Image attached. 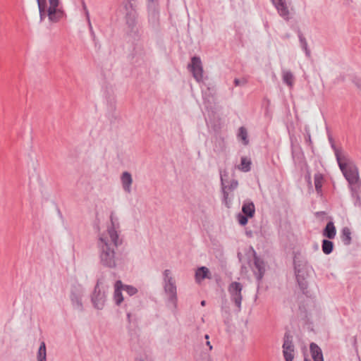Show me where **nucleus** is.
Masks as SVG:
<instances>
[{
    "mask_svg": "<svg viewBox=\"0 0 361 361\" xmlns=\"http://www.w3.org/2000/svg\"><path fill=\"white\" fill-rule=\"evenodd\" d=\"M253 271L258 283H259L265 272V264L262 259L257 256L254 259Z\"/></svg>",
    "mask_w": 361,
    "mask_h": 361,
    "instance_id": "obj_14",
    "label": "nucleus"
},
{
    "mask_svg": "<svg viewBox=\"0 0 361 361\" xmlns=\"http://www.w3.org/2000/svg\"><path fill=\"white\" fill-rule=\"evenodd\" d=\"M123 290H124L130 296H133L137 293V289L130 285L123 284Z\"/></svg>",
    "mask_w": 361,
    "mask_h": 361,
    "instance_id": "obj_34",
    "label": "nucleus"
},
{
    "mask_svg": "<svg viewBox=\"0 0 361 361\" xmlns=\"http://www.w3.org/2000/svg\"><path fill=\"white\" fill-rule=\"evenodd\" d=\"M242 213L251 218L254 216L255 214V206L252 201L250 200H246L243 202Z\"/></svg>",
    "mask_w": 361,
    "mask_h": 361,
    "instance_id": "obj_17",
    "label": "nucleus"
},
{
    "mask_svg": "<svg viewBox=\"0 0 361 361\" xmlns=\"http://www.w3.org/2000/svg\"><path fill=\"white\" fill-rule=\"evenodd\" d=\"M115 290H114V299L115 300V303L117 305H120L121 303L123 300V297L121 293V290H123V283L121 281L118 280L115 283Z\"/></svg>",
    "mask_w": 361,
    "mask_h": 361,
    "instance_id": "obj_19",
    "label": "nucleus"
},
{
    "mask_svg": "<svg viewBox=\"0 0 361 361\" xmlns=\"http://www.w3.org/2000/svg\"><path fill=\"white\" fill-rule=\"evenodd\" d=\"M49 6L58 8L59 4V0H49Z\"/></svg>",
    "mask_w": 361,
    "mask_h": 361,
    "instance_id": "obj_40",
    "label": "nucleus"
},
{
    "mask_svg": "<svg viewBox=\"0 0 361 361\" xmlns=\"http://www.w3.org/2000/svg\"><path fill=\"white\" fill-rule=\"evenodd\" d=\"M204 338H205V339L208 340L209 336L208 334H205Z\"/></svg>",
    "mask_w": 361,
    "mask_h": 361,
    "instance_id": "obj_51",
    "label": "nucleus"
},
{
    "mask_svg": "<svg viewBox=\"0 0 361 361\" xmlns=\"http://www.w3.org/2000/svg\"><path fill=\"white\" fill-rule=\"evenodd\" d=\"M336 156L339 168L348 182L350 189H351L352 187H357L359 180V173L357 166L352 163L343 162L338 153H336Z\"/></svg>",
    "mask_w": 361,
    "mask_h": 361,
    "instance_id": "obj_4",
    "label": "nucleus"
},
{
    "mask_svg": "<svg viewBox=\"0 0 361 361\" xmlns=\"http://www.w3.org/2000/svg\"><path fill=\"white\" fill-rule=\"evenodd\" d=\"M238 137L243 140L244 145H247L249 140L247 139V132L245 128L240 127L238 130Z\"/></svg>",
    "mask_w": 361,
    "mask_h": 361,
    "instance_id": "obj_30",
    "label": "nucleus"
},
{
    "mask_svg": "<svg viewBox=\"0 0 361 361\" xmlns=\"http://www.w3.org/2000/svg\"><path fill=\"white\" fill-rule=\"evenodd\" d=\"M63 16V12L62 13H54L53 14L52 18H49V20L52 23H56L59 21Z\"/></svg>",
    "mask_w": 361,
    "mask_h": 361,
    "instance_id": "obj_37",
    "label": "nucleus"
},
{
    "mask_svg": "<svg viewBox=\"0 0 361 361\" xmlns=\"http://www.w3.org/2000/svg\"><path fill=\"white\" fill-rule=\"evenodd\" d=\"M304 361H311V360H308V359L305 358Z\"/></svg>",
    "mask_w": 361,
    "mask_h": 361,
    "instance_id": "obj_53",
    "label": "nucleus"
},
{
    "mask_svg": "<svg viewBox=\"0 0 361 361\" xmlns=\"http://www.w3.org/2000/svg\"><path fill=\"white\" fill-rule=\"evenodd\" d=\"M130 317H131L130 313H129V312L127 313V318H128V320L129 322H130Z\"/></svg>",
    "mask_w": 361,
    "mask_h": 361,
    "instance_id": "obj_48",
    "label": "nucleus"
},
{
    "mask_svg": "<svg viewBox=\"0 0 361 361\" xmlns=\"http://www.w3.org/2000/svg\"><path fill=\"white\" fill-rule=\"evenodd\" d=\"M133 45L132 56L133 58L142 57L145 54V45L142 38V35L139 39H135L133 37H129Z\"/></svg>",
    "mask_w": 361,
    "mask_h": 361,
    "instance_id": "obj_12",
    "label": "nucleus"
},
{
    "mask_svg": "<svg viewBox=\"0 0 361 361\" xmlns=\"http://www.w3.org/2000/svg\"><path fill=\"white\" fill-rule=\"evenodd\" d=\"M135 0H127V3L126 5H128V8L130 9V8H135L134 6H133V2Z\"/></svg>",
    "mask_w": 361,
    "mask_h": 361,
    "instance_id": "obj_43",
    "label": "nucleus"
},
{
    "mask_svg": "<svg viewBox=\"0 0 361 361\" xmlns=\"http://www.w3.org/2000/svg\"><path fill=\"white\" fill-rule=\"evenodd\" d=\"M243 286L239 282H232L228 288L230 294L231 300L235 304L237 307V312H239L241 310V302L243 300L242 296Z\"/></svg>",
    "mask_w": 361,
    "mask_h": 361,
    "instance_id": "obj_9",
    "label": "nucleus"
},
{
    "mask_svg": "<svg viewBox=\"0 0 361 361\" xmlns=\"http://www.w3.org/2000/svg\"><path fill=\"white\" fill-rule=\"evenodd\" d=\"M260 235H262V236H264L265 238H267V235H265V234H264V233H262V230L260 231Z\"/></svg>",
    "mask_w": 361,
    "mask_h": 361,
    "instance_id": "obj_49",
    "label": "nucleus"
},
{
    "mask_svg": "<svg viewBox=\"0 0 361 361\" xmlns=\"http://www.w3.org/2000/svg\"><path fill=\"white\" fill-rule=\"evenodd\" d=\"M40 22L43 21L47 16V11H46L47 6H38Z\"/></svg>",
    "mask_w": 361,
    "mask_h": 361,
    "instance_id": "obj_36",
    "label": "nucleus"
},
{
    "mask_svg": "<svg viewBox=\"0 0 361 361\" xmlns=\"http://www.w3.org/2000/svg\"><path fill=\"white\" fill-rule=\"evenodd\" d=\"M251 161L246 157H242L240 160V169L244 172H248L250 171Z\"/></svg>",
    "mask_w": 361,
    "mask_h": 361,
    "instance_id": "obj_31",
    "label": "nucleus"
},
{
    "mask_svg": "<svg viewBox=\"0 0 361 361\" xmlns=\"http://www.w3.org/2000/svg\"><path fill=\"white\" fill-rule=\"evenodd\" d=\"M188 68L197 82L202 81L203 68L199 56H195L191 58L190 63L188 64Z\"/></svg>",
    "mask_w": 361,
    "mask_h": 361,
    "instance_id": "obj_11",
    "label": "nucleus"
},
{
    "mask_svg": "<svg viewBox=\"0 0 361 361\" xmlns=\"http://www.w3.org/2000/svg\"><path fill=\"white\" fill-rule=\"evenodd\" d=\"M37 361H47V348L46 344L44 341L40 343L37 353Z\"/></svg>",
    "mask_w": 361,
    "mask_h": 361,
    "instance_id": "obj_25",
    "label": "nucleus"
},
{
    "mask_svg": "<svg viewBox=\"0 0 361 361\" xmlns=\"http://www.w3.org/2000/svg\"><path fill=\"white\" fill-rule=\"evenodd\" d=\"M202 97L204 101L209 102L210 101V95L212 97L214 90L213 87H207V90H204V87H202Z\"/></svg>",
    "mask_w": 361,
    "mask_h": 361,
    "instance_id": "obj_32",
    "label": "nucleus"
},
{
    "mask_svg": "<svg viewBox=\"0 0 361 361\" xmlns=\"http://www.w3.org/2000/svg\"><path fill=\"white\" fill-rule=\"evenodd\" d=\"M246 235H247L248 237H252V232L251 231H246Z\"/></svg>",
    "mask_w": 361,
    "mask_h": 361,
    "instance_id": "obj_47",
    "label": "nucleus"
},
{
    "mask_svg": "<svg viewBox=\"0 0 361 361\" xmlns=\"http://www.w3.org/2000/svg\"><path fill=\"white\" fill-rule=\"evenodd\" d=\"M38 6H47V0H37Z\"/></svg>",
    "mask_w": 361,
    "mask_h": 361,
    "instance_id": "obj_41",
    "label": "nucleus"
},
{
    "mask_svg": "<svg viewBox=\"0 0 361 361\" xmlns=\"http://www.w3.org/2000/svg\"><path fill=\"white\" fill-rule=\"evenodd\" d=\"M307 140H309V142H311V138H310V135H308Z\"/></svg>",
    "mask_w": 361,
    "mask_h": 361,
    "instance_id": "obj_52",
    "label": "nucleus"
},
{
    "mask_svg": "<svg viewBox=\"0 0 361 361\" xmlns=\"http://www.w3.org/2000/svg\"><path fill=\"white\" fill-rule=\"evenodd\" d=\"M63 11L56 7L49 6L47 9V16L48 18H52L53 14L54 13H62Z\"/></svg>",
    "mask_w": 361,
    "mask_h": 361,
    "instance_id": "obj_35",
    "label": "nucleus"
},
{
    "mask_svg": "<svg viewBox=\"0 0 361 361\" xmlns=\"http://www.w3.org/2000/svg\"><path fill=\"white\" fill-rule=\"evenodd\" d=\"M247 82V80L245 79H238L235 78L234 79V84L235 86H243L245 85Z\"/></svg>",
    "mask_w": 361,
    "mask_h": 361,
    "instance_id": "obj_38",
    "label": "nucleus"
},
{
    "mask_svg": "<svg viewBox=\"0 0 361 361\" xmlns=\"http://www.w3.org/2000/svg\"><path fill=\"white\" fill-rule=\"evenodd\" d=\"M126 11V23L127 25L126 35L128 37L139 39L142 36V27L138 23V13L135 8H128V5H125Z\"/></svg>",
    "mask_w": 361,
    "mask_h": 361,
    "instance_id": "obj_3",
    "label": "nucleus"
},
{
    "mask_svg": "<svg viewBox=\"0 0 361 361\" xmlns=\"http://www.w3.org/2000/svg\"><path fill=\"white\" fill-rule=\"evenodd\" d=\"M205 304H206V302H205L204 300H202V301L201 302V305H202V306H204V305H205Z\"/></svg>",
    "mask_w": 361,
    "mask_h": 361,
    "instance_id": "obj_50",
    "label": "nucleus"
},
{
    "mask_svg": "<svg viewBox=\"0 0 361 361\" xmlns=\"http://www.w3.org/2000/svg\"><path fill=\"white\" fill-rule=\"evenodd\" d=\"M311 355L314 361H324L323 353L320 347L315 343L310 345Z\"/></svg>",
    "mask_w": 361,
    "mask_h": 361,
    "instance_id": "obj_16",
    "label": "nucleus"
},
{
    "mask_svg": "<svg viewBox=\"0 0 361 361\" xmlns=\"http://www.w3.org/2000/svg\"><path fill=\"white\" fill-rule=\"evenodd\" d=\"M206 345L209 347V350H212L213 347H212V345H211V343H210V342H209V341H207V343H206Z\"/></svg>",
    "mask_w": 361,
    "mask_h": 361,
    "instance_id": "obj_45",
    "label": "nucleus"
},
{
    "mask_svg": "<svg viewBox=\"0 0 361 361\" xmlns=\"http://www.w3.org/2000/svg\"><path fill=\"white\" fill-rule=\"evenodd\" d=\"M163 288L167 295L166 301L167 306L173 310L176 309L178 302L177 287L169 269H165L163 272Z\"/></svg>",
    "mask_w": 361,
    "mask_h": 361,
    "instance_id": "obj_2",
    "label": "nucleus"
},
{
    "mask_svg": "<svg viewBox=\"0 0 361 361\" xmlns=\"http://www.w3.org/2000/svg\"><path fill=\"white\" fill-rule=\"evenodd\" d=\"M250 218V216L243 213H239L237 215V220L240 226H245L248 222V219Z\"/></svg>",
    "mask_w": 361,
    "mask_h": 361,
    "instance_id": "obj_33",
    "label": "nucleus"
},
{
    "mask_svg": "<svg viewBox=\"0 0 361 361\" xmlns=\"http://www.w3.org/2000/svg\"><path fill=\"white\" fill-rule=\"evenodd\" d=\"M88 25H89V28H90V35L92 37V39L94 40L95 39V34L92 29V26L91 23H89Z\"/></svg>",
    "mask_w": 361,
    "mask_h": 361,
    "instance_id": "obj_42",
    "label": "nucleus"
},
{
    "mask_svg": "<svg viewBox=\"0 0 361 361\" xmlns=\"http://www.w3.org/2000/svg\"><path fill=\"white\" fill-rule=\"evenodd\" d=\"M204 361H213L212 359L207 355H205L204 357Z\"/></svg>",
    "mask_w": 361,
    "mask_h": 361,
    "instance_id": "obj_46",
    "label": "nucleus"
},
{
    "mask_svg": "<svg viewBox=\"0 0 361 361\" xmlns=\"http://www.w3.org/2000/svg\"><path fill=\"white\" fill-rule=\"evenodd\" d=\"M82 8H83V9H84V11H85V16H86V17H87V20L88 24H89V23H91V22H90V14H89V11H88V10H87V6H86V5H85V2H82Z\"/></svg>",
    "mask_w": 361,
    "mask_h": 361,
    "instance_id": "obj_39",
    "label": "nucleus"
},
{
    "mask_svg": "<svg viewBox=\"0 0 361 361\" xmlns=\"http://www.w3.org/2000/svg\"><path fill=\"white\" fill-rule=\"evenodd\" d=\"M351 196L354 200V204L356 207H361V200L358 194L357 187H352L350 189Z\"/></svg>",
    "mask_w": 361,
    "mask_h": 361,
    "instance_id": "obj_29",
    "label": "nucleus"
},
{
    "mask_svg": "<svg viewBox=\"0 0 361 361\" xmlns=\"http://www.w3.org/2000/svg\"><path fill=\"white\" fill-rule=\"evenodd\" d=\"M117 118V116L114 115V114H109V120L111 122H113L114 120H116Z\"/></svg>",
    "mask_w": 361,
    "mask_h": 361,
    "instance_id": "obj_44",
    "label": "nucleus"
},
{
    "mask_svg": "<svg viewBox=\"0 0 361 361\" xmlns=\"http://www.w3.org/2000/svg\"><path fill=\"white\" fill-rule=\"evenodd\" d=\"M296 280L298 283V286L302 290L303 294L307 293V281L300 276V271H298L296 274Z\"/></svg>",
    "mask_w": 361,
    "mask_h": 361,
    "instance_id": "obj_26",
    "label": "nucleus"
},
{
    "mask_svg": "<svg viewBox=\"0 0 361 361\" xmlns=\"http://www.w3.org/2000/svg\"><path fill=\"white\" fill-rule=\"evenodd\" d=\"M273 5L276 8L279 14L285 20L290 19V12L286 4V0H271Z\"/></svg>",
    "mask_w": 361,
    "mask_h": 361,
    "instance_id": "obj_13",
    "label": "nucleus"
},
{
    "mask_svg": "<svg viewBox=\"0 0 361 361\" xmlns=\"http://www.w3.org/2000/svg\"><path fill=\"white\" fill-rule=\"evenodd\" d=\"M283 355L286 361H293L295 355V346L293 336L289 332H286L283 336Z\"/></svg>",
    "mask_w": 361,
    "mask_h": 361,
    "instance_id": "obj_10",
    "label": "nucleus"
},
{
    "mask_svg": "<svg viewBox=\"0 0 361 361\" xmlns=\"http://www.w3.org/2000/svg\"><path fill=\"white\" fill-rule=\"evenodd\" d=\"M105 97L106 99L109 111L110 112L114 111L116 109L114 96L113 94H111L109 92H106Z\"/></svg>",
    "mask_w": 361,
    "mask_h": 361,
    "instance_id": "obj_28",
    "label": "nucleus"
},
{
    "mask_svg": "<svg viewBox=\"0 0 361 361\" xmlns=\"http://www.w3.org/2000/svg\"><path fill=\"white\" fill-rule=\"evenodd\" d=\"M85 295V288L80 284L72 285L70 291V300L73 308L79 312L84 311L82 298Z\"/></svg>",
    "mask_w": 361,
    "mask_h": 361,
    "instance_id": "obj_5",
    "label": "nucleus"
},
{
    "mask_svg": "<svg viewBox=\"0 0 361 361\" xmlns=\"http://www.w3.org/2000/svg\"><path fill=\"white\" fill-rule=\"evenodd\" d=\"M111 225L108 226L107 233L102 234L97 243L99 264L108 269H116L121 263V254L116 250L121 244L119 239V221L114 212L110 215Z\"/></svg>",
    "mask_w": 361,
    "mask_h": 361,
    "instance_id": "obj_1",
    "label": "nucleus"
},
{
    "mask_svg": "<svg viewBox=\"0 0 361 361\" xmlns=\"http://www.w3.org/2000/svg\"><path fill=\"white\" fill-rule=\"evenodd\" d=\"M101 279H98L91 295V302L93 307L97 310H102L106 300V294L104 289L100 287Z\"/></svg>",
    "mask_w": 361,
    "mask_h": 361,
    "instance_id": "obj_7",
    "label": "nucleus"
},
{
    "mask_svg": "<svg viewBox=\"0 0 361 361\" xmlns=\"http://www.w3.org/2000/svg\"><path fill=\"white\" fill-rule=\"evenodd\" d=\"M293 75L290 71H283V81L285 84L289 87H292L293 85Z\"/></svg>",
    "mask_w": 361,
    "mask_h": 361,
    "instance_id": "obj_27",
    "label": "nucleus"
},
{
    "mask_svg": "<svg viewBox=\"0 0 361 361\" xmlns=\"http://www.w3.org/2000/svg\"><path fill=\"white\" fill-rule=\"evenodd\" d=\"M121 180L123 188L125 192L130 193L133 178L131 174L128 171H124L121 176Z\"/></svg>",
    "mask_w": 361,
    "mask_h": 361,
    "instance_id": "obj_15",
    "label": "nucleus"
},
{
    "mask_svg": "<svg viewBox=\"0 0 361 361\" xmlns=\"http://www.w3.org/2000/svg\"><path fill=\"white\" fill-rule=\"evenodd\" d=\"M336 235V229L332 221L327 222L323 229L322 235L328 239H334Z\"/></svg>",
    "mask_w": 361,
    "mask_h": 361,
    "instance_id": "obj_18",
    "label": "nucleus"
},
{
    "mask_svg": "<svg viewBox=\"0 0 361 361\" xmlns=\"http://www.w3.org/2000/svg\"><path fill=\"white\" fill-rule=\"evenodd\" d=\"M352 233L350 229L345 226L341 229V239L345 245H349L352 243Z\"/></svg>",
    "mask_w": 361,
    "mask_h": 361,
    "instance_id": "obj_20",
    "label": "nucleus"
},
{
    "mask_svg": "<svg viewBox=\"0 0 361 361\" xmlns=\"http://www.w3.org/2000/svg\"><path fill=\"white\" fill-rule=\"evenodd\" d=\"M149 25L154 29L159 25V8L157 0H146Z\"/></svg>",
    "mask_w": 361,
    "mask_h": 361,
    "instance_id": "obj_6",
    "label": "nucleus"
},
{
    "mask_svg": "<svg viewBox=\"0 0 361 361\" xmlns=\"http://www.w3.org/2000/svg\"><path fill=\"white\" fill-rule=\"evenodd\" d=\"M209 271L206 267H199L195 272V278L197 281H201L204 279H209Z\"/></svg>",
    "mask_w": 361,
    "mask_h": 361,
    "instance_id": "obj_24",
    "label": "nucleus"
},
{
    "mask_svg": "<svg viewBox=\"0 0 361 361\" xmlns=\"http://www.w3.org/2000/svg\"><path fill=\"white\" fill-rule=\"evenodd\" d=\"M297 34L299 38V42L302 49L305 51L307 57H310L311 52L310 49L308 48L307 42L305 37L303 36L302 33L299 29L297 30Z\"/></svg>",
    "mask_w": 361,
    "mask_h": 361,
    "instance_id": "obj_21",
    "label": "nucleus"
},
{
    "mask_svg": "<svg viewBox=\"0 0 361 361\" xmlns=\"http://www.w3.org/2000/svg\"><path fill=\"white\" fill-rule=\"evenodd\" d=\"M331 239H324L322 242V250L325 255H330L334 250V243Z\"/></svg>",
    "mask_w": 361,
    "mask_h": 361,
    "instance_id": "obj_23",
    "label": "nucleus"
},
{
    "mask_svg": "<svg viewBox=\"0 0 361 361\" xmlns=\"http://www.w3.org/2000/svg\"><path fill=\"white\" fill-rule=\"evenodd\" d=\"M324 176L320 173H317L314 176V187L318 195H322V183Z\"/></svg>",
    "mask_w": 361,
    "mask_h": 361,
    "instance_id": "obj_22",
    "label": "nucleus"
},
{
    "mask_svg": "<svg viewBox=\"0 0 361 361\" xmlns=\"http://www.w3.org/2000/svg\"><path fill=\"white\" fill-rule=\"evenodd\" d=\"M220 176L221 185L223 192V202L227 207H230L231 199L229 197V193L237 188L238 182L235 179H232L230 182H226L224 178V175L221 173Z\"/></svg>",
    "mask_w": 361,
    "mask_h": 361,
    "instance_id": "obj_8",
    "label": "nucleus"
}]
</instances>
